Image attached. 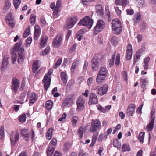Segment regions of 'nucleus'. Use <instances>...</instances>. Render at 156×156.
Here are the masks:
<instances>
[{
  "mask_svg": "<svg viewBox=\"0 0 156 156\" xmlns=\"http://www.w3.org/2000/svg\"><path fill=\"white\" fill-rule=\"evenodd\" d=\"M112 30L113 33L117 34H120L122 30L121 23L118 19L113 20L112 23Z\"/></svg>",
  "mask_w": 156,
  "mask_h": 156,
  "instance_id": "obj_1",
  "label": "nucleus"
},
{
  "mask_svg": "<svg viewBox=\"0 0 156 156\" xmlns=\"http://www.w3.org/2000/svg\"><path fill=\"white\" fill-rule=\"evenodd\" d=\"M106 27V23L102 20H98L96 26L93 29L94 35H96L98 33L101 31Z\"/></svg>",
  "mask_w": 156,
  "mask_h": 156,
  "instance_id": "obj_2",
  "label": "nucleus"
},
{
  "mask_svg": "<svg viewBox=\"0 0 156 156\" xmlns=\"http://www.w3.org/2000/svg\"><path fill=\"white\" fill-rule=\"evenodd\" d=\"M93 23V20L89 16H86L80 20L78 24L86 26L87 28L90 29L91 28Z\"/></svg>",
  "mask_w": 156,
  "mask_h": 156,
  "instance_id": "obj_3",
  "label": "nucleus"
},
{
  "mask_svg": "<svg viewBox=\"0 0 156 156\" xmlns=\"http://www.w3.org/2000/svg\"><path fill=\"white\" fill-rule=\"evenodd\" d=\"M52 73V70L51 69H49L48 71L47 74H46L43 80V82L45 83L44 85V87L45 89L47 90L50 85L51 78L49 77V76Z\"/></svg>",
  "mask_w": 156,
  "mask_h": 156,
  "instance_id": "obj_4",
  "label": "nucleus"
},
{
  "mask_svg": "<svg viewBox=\"0 0 156 156\" xmlns=\"http://www.w3.org/2000/svg\"><path fill=\"white\" fill-rule=\"evenodd\" d=\"M91 126L90 129L91 132H94L98 130L101 127L100 122L98 119H92L91 122Z\"/></svg>",
  "mask_w": 156,
  "mask_h": 156,
  "instance_id": "obj_5",
  "label": "nucleus"
},
{
  "mask_svg": "<svg viewBox=\"0 0 156 156\" xmlns=\"http://www.w3.org/2000/svg\"><path fill=\"white\" fill-rule=\"evenodd\" d=\"M11 83V89L12 92L15 94L18 91L20 85V81L16 77H13L12 79Z\"/></svg>",
  "mask_w": 156,
  "mask_h": 156,
  "instance_id": "obj_6",
  "label": "nucleus"
},
{
  "mask_svg": "<svg viewBox=\"0 0 156 156\" xmlns=\"http://www.w3.org/2000/svg\"><path fill=\"white\" fill-rule=\"evenodd\" d=\"M77 20V17L76 16L69 18L67 20L66 25L65 26L66 29L71 28L75 24Z\"/></svg>",
  "mask_w": 156,
  "mask_h": 156,
  "instance_id": "obj_7",
  "label": "nucleus"
},
{
  "mask_svg": "<svg viewBox=\"0 0 156 156\" xmlns=\"http://www.w3.org/2000/svg\"><path fill=\"white\" fill-rule=\"evenodd\" d=\"M85 99L82 96L79 97L77 101L76 109L78 111L83 110L84 108Z\"/></svg>",
  "mask_w": 156,
  "mask_h": 156,
  "instance_id": "obj_8",
  "label": "nucleus"
},
{
  "mask_svg": "<svg viewBox=\"0 0 156 156\" xmlns=\"http://www.w3.org/2000/svg\"><path fill=\"white\" fill-rule=\"evenodd\" d=\"M108 86L106 84H104L98 89V94L101 96H103L106 94L108 90Z\"/></svg>",
  "mask_w": 156,
  "mask_h": 156,
  "instance_id": "obj_9",
  "label": "nucleus"
},
{
  "mask_svg": "<svg viewBox=\"0 0 156 156\" xmlns=\"http://www.w3.org/2000/svg\"><path fill=\"white\" fill-rule=\"evenodd\" d=\"M62 41V37L61 36H57L54 39L52 44L55 48L60 47Z\"/></svg>",
  "mask_w": 156,
  "mask_h": 156,
  "instance_id": "obj_10",
  "label": "nucleus"
},
{
  "mask_svg": "<svg viewBox=\"0 0 156 156\" xmlns=\"http://www.w3.org/2000/svg\"><path fill=\"white\" fill-rule=\"evenodd\" d=\"M89 104L90 105L97 104L98 103V98L95 94L92 93L90 95Z\"/></svg>",
  "mask_w": 156,
  "mask_h": 156,
  "instance_id": "obj_11",
  "label": "nucleus"
},
{
  "mask_svg": "<svg viewBox=\"0 0 156 156\" xmlns=\"http://www.w3.org/2000/svg\"><path fill=\"white\" fill-rule=\"evenodd\" d=\"M41 32V28L38 25L36 24L34 27V39L37 40Z\"/></svg>",
  "mask_w": 156,
  "mask_h": 156,
  "instance_id": "obj_12",
  "label": "nucleus"
},
{
  "mask_svg": "<svg viewBox=\"0 0 156 156\" xmlns=\"http://www.w3.org/2000/svg\"><path fill=\"white\" fill-rule=\"evenodd\" d=\"M9 57L8 55H5L4 56L1 67V69L2 71L5 70L7 68L9 63Z\"/></svg>",
  "mask_w": 156,
  "mask_h": 156,
  "instance_id": "obj_13",
  "label": "nucleus"
},
{
  "mask_svg": "<svg viewBox=\"0 0 156 156\" xmlns=\"http://www.w3.org/2000/svg\"><path fill=\"white\" fill-rule=\"evenodd\" d=\"M136 106L133 104H131L128 108L126 114L129 116H132L135 111Z\"/></svg>",
  "mask_w": 156,
  "mask_h": 156,
  "instance_id": "obj_14",
  "label": "nucleus"
},
{
  "mask_svg": "<svg viewBox=\"0 0 156 156\" xmlns=\"http://www.w3.org/2000/svg\"><path fill=\"white\" fill-rule=\"evenodd\" d=\"M126 54V59L129 60L131 58L132 55V47L130 44H129L127 46Z\"/></svg>",
  "mask_w": 156,
  "mask_h": 156,
  "instance_id": "obj_15",
  "label": "nucleus"
},
{
  "mask_svg": "<svg viewBox=\"0 0 156 156\" xmlns=\"http://www.w3.org/2000/svg\"><path fill=\"white\" fill-rule=\"evenodd\" d=\"M21 134L23 137L26 141L29 140L30 137V133L28 129H22Z\"/></svg>",
  "mask_w": 156,
  "mask_h": 156,
  "instance_id": "obj_16",
  "label": "nucleus"
},
{
  "mask_svg": "<svg viewBox=\"0 0 156 156\" xmlns=\"http://www.w3.org/2000/svg\"><path fill=\"white\" fill-rule=\"evenodd\" d=\"M20 137V136L18 132H17L15 135L14 138L11 139L12 150L13 151L15 149L13 148V147L15 144L16 142L18 140Z\"/></svg>",
  "mask_w": 156,
  "mask_h": 156,
  "instance_id": "obj_17",
  "label": "nucleus"
},
{
  "mask_svg": "<svg viewBox=\"0 0 156 156\" xmlns=\"http://www.w3.org/2000/svg\"><path fill=\"white\" fill-rule=\"evenodd\" d=\"M48 37L46 36H43L41 39L40 42V44L41 47L44 48L45 47V45L47 42Z\"/></svg>",
  "mask_w": 156,
  "mask_h": 156,
  "instance_id": "obj_18",
  "label": "nucleus"
},
{
  "mask_svg": "<svg viewBox=\"0 0 156 156\" xmlns=\"http://www.w3.org/2000/svg\"><path fill=\"white\" fill-rule=\"evenodd\" d=\"M96 12L99 16H103L104 14L103 10L101 5H98L96 6Z\"/></svg>",
  "mask_w": 156,
  "mask_h": 156,
  "instance_id": "obj_19",
  "label": "nucleus"
},
{
  "mask_svg": "<svg viewBox=\"0 0 156 156\" xmlns=\"http://www.w3.org/2000/svg\"><path fill=\"white\" fill-rule=\"evenodd\" d=\"M142 16L139 12H137L135 13L134 17L133 19V21L136 24L139 23L141 20Z\"/></svg>",
  "mask_w": 156,
  "mask_h": 156,
  "instance_id": "obj_20",
  "label": "nucleus"
},
{
  "mask_svg": "<svg viewBox=\"0 0 156 156\" xmlns=\"http://www.w3.org/2000/svg\"><path fill=\"white\" fill-rule=\"evenodd\" d=\"M40 62L39 61H36L34 62L33 65L32 70L34 73L36 72L38 69L40 67Z\"/></svg>",
  "mask_w": 156,
  "mask_h": 156,
  "instance_id": "obj_21",
  "label": "nucleus"
},
{
  "mask_svg": "<svg viewBox=\"0 0 156 156\" xmlns=\"http://www.w3.org/2000/svg\"><path fill=\"white\" fill-rule=\"evenodd\" d=\"M154 118H153L152 119H151L149 124L147 126L146 129L148 131H151L153 129L154 124Z\"/></svg>",
  "mask_w": 156,
  "mask_h": 156,
  "instance_id": "obj_22",
  "label": "nucleus"
},
{
  "mask_svg": "<svg viewBox=\"0 0 156 156\" xmlns=\"http://www.w3.org/2000/svg\"><path fill=\"white\" fill-rule=\"evenodd\" d=\"M129 3L128 0H115V3L117 5H126Z\"/></svg>",
  "mask_w": 156,
  "mask_h": 156,
  "instance_id": "obj_23",
  "label": "nucleus"
},
{
  "mask_svg": "<svg viewBox=\"0 0 156 156\" xmlns=\"http://www.w3.org/2000/svg\"><path fill=\"white\" fill-rule=\"evenodd\" d=\"M105 77V76H102L98 74L96 79V81L97 84H99L103 82Z\"/></svg>",
  "mask_w": 156,
  "mask_h": 156,
  "instance_id": "obj_24",
  "label": "nucleus"
},
{
  "mask_svg": "<svg viewBox=\"0 0 156 156\" xmlns=\"http://www.w3.org/2000/svg\"><path fill=\"white\" fill-rule=\"evenodd\" d=\"M107 73L108 71L106 68L104 67H101L100 68L98 74L102 76H106Z\"/></svg>",
  "mask_w": 156,
  "mask_h": 156,
  "instance_id": "obj_25",
  "label": "nucleus"
},
{
  "mask_svg": "<svg viewBox=\"0 0 156 156\" xmlns=\"http://www.w3.org/2000/svg\"><path fill=\"white\" fill-rule=\"evenodd\" d=\"M98 135V132H96L93 133L92 137V142L90 145V147H92L96 141Z\"/></svg>",
  "mask_w": 156,
  "mask_h": 156,
  "instance_id": "obj_26",
  "label": "nucleus"
},
{
  "mask_svg": "<svg viewBox=\"0 0 156 156\" xmlns=\"http://www.w3.org/2000/svg\"><path fill=\"white\" fill-rule=\"evenodd\" d=\"M61 80L63 83L65 85H66L67 81L66 74L64 72H61Z\"/></svg>",
  "mask_w": 156,
  "mask_h": 156,
  "instance_id": "obj_27",
  "label": "nucleus"
},
{
  "mask_svg": "<svg viewBox=\"0 0 156 156\" xmlns=\"http://www.w3.org/2000/svg\"><path fill=\"white\" fill-rule=\"evenodd\" d=\"M53 131V129L51 128H49L48 129L46 134V137L47 139H48V140H50L51 138Z\"/></svg>",
  "mask_w": 156,
  "mask_h": 156,
  "instance_id": "obj_28",
  "label": "nucleus"
},
{
  "mask_svg": "<svg viewBox=\"0 0 156 156\" xmlns=\"http://www.w3.org/2000/svg\"><path fill=\"white\" fill-rule=\"evenodd\" d=\"M37 99V97L35 94L34 93H31L29 102L32 104L34 103Z\"/></svg>",
  "mask_w": 156,
  "mask_h": 156,
  "instance_id": "obj_29",
  "label": "nucleus"
},
{
  "mask_svg": "<svg viewBox=\"0 0 156 156\" xmlns=\"http://www.w3.org/2000/svg\"><path fill=\"white\" fill-rule=\"evenodd\" d=\"M5 5L3 10V12H6L10 8L9 0H5Z\"/></svg>",
  "mask_w": 156,
  "mask_h": 156,
  "instance_id": "obj_30",
  "label": "nucleus"
},
{
  "mask_svg": "<svg viewBox=\"0 0 156 156\" xmlns=\"http://www.w3.org/2000/svg\"><path fill=\"white\" fill-rule=\"evenodd\" d=\"M140 52V51L139 50H138L136 53L134 57V60L133 63V64L134 65L136 64L138 60L140 59L141 54Z\"/></svg>",
  "mask_w": 156,
  "mask_h": 156,
  "instance_id": "obj_31",
  "label": "nucleus"
},
{
  "mask_svg": "<svg viewBox=\"0 0 156 156\" xmlns=\"http://www.w3.org/2000/svg\"><path fill=\"white\" fill-rule=\"evenodd\" d=\"M131 149L130 147L128 144H123L122 149V152L129 151Z\"/></svg>",
  "mask_w": 156,
  "mask_h": 156,
  "instance_id": "obj_32",
  "label": "nucleus"
},
{
  "mask_svg": "<svg viewBox=\"0 0 156 156\" xmlns=\"http://www.w3.org/2000/svg\"><path fill=\"white\" fill-rule=\"evenodd\" d=\"M147 80L146 78L141 79L140 80V84L142 88L144 89L147 84Z\"/></svg>",
  "mask_w": 156,
  "mask_h": 156,
  "instance_id": "obj_33",
  "label": "nucleus"
},
{
  "mask_svg": "<svg viewBox=\"0 0 156 156\" xmlns=\"http://www.w3.org/2000/svg\"><path fill=\"white\" fill-rule=\"evenodd\" d=\"M30 26H29L27 28H26L23 34V37L24 38H26L27 37L30 33Z\"/></svg>",
  "mask_w": 156,
  "mask_h": 156,
  "instance_id": "obj_34",
  "label": "nucleus"
},
{
  "mask_svg": "<svg viewBox=\"0 0 156 156\" xmlns=\"http://www.w3.org/2000/svg\"><path fill=\"white\" fill-rule=\"evenodd\" d=\"M55 151V148L52 147H49L47 150L48 156H51L52 155Z\"/></svg>",
  "mask_w": 156,
  "mask_h": 156,
  "instance_id": "obj_35",
  "label": "nucleus"
},
{
  "mask_svg": "<svg viewBox=\"0 0 156 156\" xmlns=\"http://www.w3.org/2000/svg\"><path fill=\"white\" fill-rule=\"evenodd\" d=\"M53 105V102L49 100L47 101L46 103V107L48 110H50Z\"/></svg>",
  "mask_w": 156,
  "mask_h": 156,
  "instance_id": "obj_36",
  "label": "nucleus"
},
{
  "mask_svg": "<svg viewBox=\"0 0 156 156\" xmlns=\"http://www.w3.org/2000/svg\"><path fill=\"white\" fill-rule=\"evenodd\" d=\"M144 134V133L143 132H142L140 133L138 137V139L140 142L141 143H143Z\"/></svg>",
  "mask_w": 156,
  "mask_h": 156,
  "instance_id": "obj_37",
  "label": "nucleus"
},
{
  "mask_svg": "<svg viewBox=\"0 0 156 156\" xmlns=\"http://www.w3.org/2000/svg\"><path fill=\"white\" fill-rule=\"evenodd\" d=\"M78 120V118L76 116H74L72 118L71 122L73 127L75 126Z\"/></svg>",
  "mask_w": 156,
  "mask_h": 156,
  "instance_id": "obj_38",
  "label": "nucleus"
},
{
  "mask_svg": "<svg viewBox=\"0 0 156 156\" xmlns=\"http://www.w3.org/2000/svg\"><path fill=\"white\" fill-rule=\"evenodd\" d=\"M62 61V59L61 58H59L57 61L54 66L53 68L55 69H56L57 68H58L61 64Z\"/></svg>",
  "mask_w": 156,
  "mask_h": 156,
  "instance_id": "obj_39",
  "label": "nucleus"
},
{
  "mask_svg": "<svg viewBox=\"0 0 156 156\" xmlns=\"http://www.w3.org/2000/svg\"><path fill=\"white\" fill-rule=\"evenodd\" d=\"M115 56V53L113 55L111 59L109 61V65L110 67H112L114 66Z\"/></svg>",
  "mask_w": 156,
  "mask_h": 156,
  "instance_id": "obj_40",
  "label": "nucleus"
},
{
  "mask_svg": "<svg viewBox=\"0 0 156 156\" xmlns=\"http://www.w3.org/2000/svg\"><path fill=\"white\" fill-rule=\"evenodd\" d=\"M21 2V0H14L13 4L16 9H18Z\"/></svg>",
  "mask_w": 156,
  "mask_h": 156,
  "instance_id": "obj_41",
  "label": "nucleus"
},
{
  "mask_svg": "<svg viewBox=\"0 0 156 156\" xmlns=\"http://www.w3.org/2000/svg\"><path fill=\"white\" fill-rule=\"evenodd\" d=\"M26 118V114L25 113H23L19 117V120L20 122L23 123L25 121Z\"/></svg>",
  "mask_w": 156,
  "mask_h": 156,
  "instance_id": "obj_42",
  "label": "nucleus"
},
{
  "mask_svg": "<svg viewBox=\"0 0 156 156\" xmlns=\"http://www.w3.org/2000/svg\"><path fill=\"white\" fill-rule=\"evenodd\" d=\"M113 145L117 148L121 146L120 143L117 139H114L113 140Z\"/></svg>",
  "mask_w": 156,
  "mask_h": 156,
  "instance_id": "obj_43",
  "label": "nucleus"
},
{
  "mask_svg": "<svg viewBox=\"0 0 156 156\" xmlns=\"http://www.w3.org/2000/svg\"><path fill=\"white\" fill-rule=\"evenodd\" d=\"M84 129L82 127H80L77 131L78 133L80 135V137L81 139L83 135Z\"/></svg>",
  "mask_w": 156,
  "mask_h": 156,
  "instance_id": "obj_44",
  "label": "nucleus"
},
{
  "mask_svg": "<svg viewBox=\"0 0 156 156\" xmlns=\"http://www.w3.org/2000/svg\"><path fill=\"white\" fill-rule=\"evenodd\" d=\"M36 16L34 14L31 15L30 17V21L31 24H34L36 22Z\"/></svg>",
  "mask_w": 156,
  "mask_h": 156,
  "instance_id": "obj_45",
  "label": "nucleus"
},
{
  "mask_svg": "<svg viewBox=\"0 0 156 156\" xmlns=\"http://www.w3.org/2000/svg\"><path fill=\"white\" fill-rule=\"evenodd\" d=\"M50 47L49 46H47L45 50L42 51L41 53V55L44 56L49 53L50 51Z\"/></svg>",
  "mask_w": 156,
  "mask_h": 156,
  "instance_id": "obj_46",
  "label": "nucleus"
},
{
  "mask_svg": "<svg viewBox=\"0 0 156 156\" xmlns=\"http://www.w3.org/2000/svg\"><path fill=\"white\" fill-rule=\"evenodd\" d=\"M16 22L14 18L10 16V27L13 28L16 24Z\"/></svg>",
  "mask_w": 156,
  "mask_h": 156,
  "instance_id": "obj_47",
  "label": "nucleus"
},
{
  "mask_svg": "<svg viewBox=\"0 0 156 156\" xmlns=\"http://www.w3.org/2000/svg\"><path fill=\"white\" fill-rule=\"evenodd\" d=\"M70 145L69 142L66 143L64 145L63 150L64 151H67L70 148Z\"/></svg>",
  "mask_w": 156,
  "mask_h": 156,
  "instance_id": "obj_48",
  "label": "nucleus"
},
{
  "mask_svg": "<svg viewBox=\"0 0 156 156\" xmlns=\"http://www.w3.org/2000/svg\"><path fill=\"white\" fill-rule=\"evenodd\" d=\"M111 42L114 45H116L118 43V40L116 37H113L111 40Z\"/></svg>",
  "mask_w": 156,
  "mask_h": 156,
  "instance_id": "obj_49",
  "label": "nucleus"
},
{
  "mask_svg": "<svg viewBox=\"0 0 156 156\" xmlns=\"http://www.w3.org/2000/svg\"><path fill=\"white\" fill-rule=\"evenodd\" d=\"M40 21L42 26H44L46 25L47 23L45 20V19L44 17L43 16L41 17L40 18Z\"/></svg>",
  "mask_w": 156,
  "mask_h": 156,
  "instance_id": "obj_50",
  "label": "nucleus"
},
{
  "mask_svg": "<svg viewBox=\"0 0 156 156\" xmlns=\"http://www.w3.org/2000/svg\"><path fill=\"white\" fill-rule=\"evenodd\" d=\"M92 64L98 65V59L96 57H94L91 60Z\"/></svg>",
  "mask_w": 156,
  "mask_h": 156,
  "instance_id": "obj_51",
  "label": "nucleus"
},
{
  "mask_svg": "<svg viewBox=\"0 0 156 156\" xmlns=\"http://www.w3.org/2000/svg\"><path fill=\"white\" fill-rule=\"evenodd\" d=\"M32 38L31 37H28L26 40V44L25 45V46L26 47H27L32 42Z\"/></svg>",
  "mask_w": 156,
  "mask_h": 156,
  "instance_id": "obj_52",
  "label": "nucleus"
},
{
  "mask_svg": "<svg viewBox=\"0 0 156 156\" xmlns=\"http://www.w3.org/2000/svg\"><path fill=\"white\" fill-rule=\"evenodd\" d=\"M79 61H76L73 62L72 64L71 67V71L73 72H74V69L76 67V66H77V64H78Z\"/></svg>",
  "mask_w": 156,
  "mask_h": 156,
  "instance_id": "obj_53",
  "label": "nucleus"
},
{
  "mask_svg": "<svg viewBox=\"0 0 156 156\" xmlns=\"http://www.w3.org/2000/svg\"><path fill=\"white\" fill-rule=\"evenodd\" d=\"M12 63L14 64L16 60L17 55L16 54L14 53H12Z\"/></svg>",
  "mask_w": 156,
  "mask_h": 156,
  "instance_id": "obj_54",
  "label": "nucleus"
},
{
  "mask_svg": "<svg viewBox=\"0 0 156 156\" xmlns=\"http://www.w3.org/2000/svg\"><path fill=\"white\" fill-rule=\"evenodd\" d=\"M120 55L119 54H118L117 55L116 58V61H115V64L118 66H119L120 63Z\"/></svg>",
  "mask_w": 156,
  "mask_h": 156,
  "instance_id": "obj_55",
  "label": "nucleus"
},
{
  "mask_svg": "<svg viewBox=\"0 0 156 156\" xmlns=\"http://www.w3.org/2000/svg\"><path fill=\"white\" fill-rule=\"evenodd\" d=\"M5 21L10 26V13H8L5 17Z\"/></svg>",
  "mask_w": 156,
  "mask_h": 156,
  "instance_id": "obj_56",
  "label": "nucleus"
},
{
  "mask_svg": "<svg viewBox=\"0 0 156 156\" xmlns=\"http://www.w3.org/2000/svg\"><path fill=\"white\" fill-rule=\"evenodd\" d=\"M85 32L86 30L84 29H81L78 31L77 33V36H79L82 34L85 33Z\"/></svg>",
  "mask_w": 156,
  "mask_h": 156,
  "instance_id": "obj_57",
  "label": "nucleus"
},
{
  "mask_svg": "<svg viewBox=\"0 0 156 156\" xmlns=\"http://www.w3.org/2000/svg\"><path fill=\"white\" fill-rule=\"evenodd\" d=\"M155 108H152L151 110V114H150L151 119H152L153 118H154V120H155V116H154V115L155 114Z\"/></svg>",
  "mask_w": 156,
  "mask_h": 156,
  "instance_id": "obj_58",
  "label": "nucleus"
},
{
  "mask_svg": "<svg viewBox=\"0 0 156 156\" xmlns=\"http://www.w3.org/2000/svg\"><path fill=\"white\" fill-rule=\"evenodd\" d=\"M60 11L59 8L55 7L53 9V13L55 16H57L58 12Z\"/></svg>",
  "mask_w": 156,
  "mask_h": 156,
  "instance_id": "obj_59",
  "label": "nucleus"
},
{
  "mask_svg": "<svg viewBox=\"0 0 156 156\" xmlns=\"http://www.w3.org/2000/svg\"><path fill=\"white\" fill-rule=\"evenodd\" d=\"M4 126H2L0 128V136L2 137L4 135Z\"/></svg>",
  "mask_w": 156,
  "mask_h": 156,
  "instance_id": "obj_60",
  "label": "nucleus"
},
{
  "mask_svg": "<svg viewBox=\"0 0 156 156\" xmlns=\"http://www.w3.org/2000/svg\"><path fill=\"white\" fill-rule=\"evenodd\" d=\"M92 69L94 71H97L99 67L98 65L92 64Z\"/></svg>",
  "mask_w": 156,
  "mask_h": 156,
  "instance_id": "obj_61",
  "label": "nucleus"
},
{
  "mask_svg": "<svg viewBox=\"0 0 156 156\" xmlns=\"http://www.w3.org/2000/svg\"><path fill=\"white\" fill-rule=\"evenodd\" d=\"M97 108L98 109L103 113H105L106 112L105 109L100 105H98Z\"/></svg>",
  "mask_w": 156,
  "mask_h": 156,
  "instance_id": "obj_62",
  "label": "nucleus"
},
{
  "mask_svg": "<svg viewBox=\"0 0 156 156\" xmlns=\"http://www.w3.org/2000/svg\"><path fill=\"white\" fill-rule=\"evenodd\" d=\"M62 1L61 0H58L56 2V8H59L61 6Z\"/></svg>",
  "mask_w": 156,
  "mask_h": 156,
  "instance_id": "obj_63",
  "label": "nucleus"
},
{
  "mask_svg": "<svg viewBox=\"0 0 156 156\" xmlns=\"http://www.w3.org/2000/svg\"><path fill=\"white\" fill-rule=\"evenodd\" d=\"M115 10L118 15L119 16H120L121 13V11L119 9V7H116L115 8Z\"/></svg>",
  "mask_w": 156,
  "mask_h": 156,
  "instance_id": "obj_64",
  "label": "nucleus"
}]
</instances>
